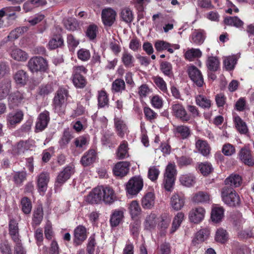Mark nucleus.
<instances>
[{
	"mask_svg": "<svg viewBox=\"0 0 254 254\" xmlns=\"http://www.w3.org/2000/svg\"><path fill=\"white\" fill-rule=\"evenodd\" d=\"M117 200L114 190L109 187L98 186L94 188L87 196L86 200L88 202L94 204L104 202L110 204Z\"/></svg>",
	"mask_w": 254,
	"mask_h": 254,
	"instance_id": "obj_1",
	"label": "nucleus"
},
{
	"mask_svg": "<svg viewBox=\"0 0 254 254\" xmlns=\"http://www.w3.org/2000/svg\"><path fill=\"white\" fill-rule=\"evenodd\" d=\"M8 227L9 235L16 243L14 254H25V252L19 239L18 223L17 221L13 218H10Z\"/></svg>",
	"mask_w": 254,
	"mask_h": 254,
	"instance_id": "obj_2",
	"label": "nucleus"
},
{
	"mask_svg": "<svg viewBox=\"0 0 254 254\" xmlns=\"http://www.w3.org/2000/svg\"><path fill=\"white\" fill-rule=\"evenodd\" d=\"M221 198L223 201L230 206H238L241 199L239 194L230 187L225 186L221 189Z\"/></svg>",
	"mask_w": 254,
	"mask_h": 254,
	"instance_id": "obj_3",
	"label": "nucleus"
},
{
	"mask_svg": "<svg viewBox=\"0 0 254 254\" xmlns=\"http://www.w3.org/2000/svg\"><path fill=\"white\" fill-rule=\"evenodd\" d=\"M176 175L177 170L175 164L169 163L166 168L163 183L164 188L167 191L172 190Z\"/></svg>",
	"mask_w": 254,
	"mask_h": 254,
	"instance_id": "obj_4",
	"label": "nucleus"
},
{
	"mask_svg": "<svg viewBox=\"0 0 254 254\" xmlns=\"http://www.w3.org/2000/svg\"><path fill=\"white\" fill-rule=\"evenodd\" d=\"M170 109L172 115L177 119L184 123H188L190 121V116L182 103L174 102L172 103Z\"/></svg>",
	"mask_w": 254,
	"mask_h": 254,
	"instance_id": "obj_5",
	"label": "nucleus"
},
{
	"mask_svg": "<svg viewBox=\"0 0 254 254\" xmlns=\"http://www.w3.org/2000/svg\"><path fill=\"white\" fill-rule=\"evenodd\" d=\"M87 70V69L83 65L73 67L72 76V82L76 88H83L86 86L87 81L82 73L86 74Z\"/></svg>",
	"mask_w": 254,
	"mask_h": 254,
	"instance_id": "obj_6",
	"label": "nucleus"
},
{
	"mask_svg": "<svg viewBox=\"0 0 254 254\" xmlns=\"http://www.w3.org/2000/svg\"><path fill=\"white\" fill-rule=\"evenodd\" d=\"M28 67L32 72H46L48 69V62L42 57H34L29 60Z\"/></svg>",
	"mask_w": 254,
	"mask_h": 254,
	"instance_id": "obj_7",
	"label": "nucleus"
},
{
	"mask_svg": "<svg viewBox=\"0 0 254 254\" xmlns=\"http://www.w3.org/2000/svg\"><path fill=\"white\" fill-rule=\"evenodd\" d=\"M68 96V91L63 88H59L55 94L53 99V105L55 112L58 114L63 113L64 103Z\"/></svg>",
	"mask_w": 254,
	"mask_h": 254,
	"instance_id": "obj_8",
	"label": "nucleus"
},
{
	"mask_svg": "<svg viewBox=\"0 0 254 254\" xmlns=\"http://www.w3.org/2000/svg\"><path fill=\"white\" fill-rule=\"evenodd\" d=\"M143 180L140 176H134L128 181L126 185L127 192L131 195H136L142 190Z\"/></svg>",
	"mask_w": 254,
	"mask_h": 254,
	"instance_id": "obj_9",
	"label": "nucleus"
},
{
	"mask_svg": "<svg viewBox=\"0 0 254 254\" xmlns=\"http://www.w3.org/2000/svg\"><path fill=\"white\" fill-rule=\"evenodd\" d=\"M74 172V167L72 165L64 167L59 173L55 181V186L60 187L63 185L70 178Z\"/></svg>",
	"mask_w": 254,
	"mask_h": 254,
	"instance_id": "obj_10",
	"label": "nucleus"
},
{
	"mask_svg": "<svg viewBox=\"0 0 254 254\" xmlns=\"http://www.w3.org/2000/svg\"><path fill=\"white\" fill-rule=\"evenodd\" d=\"M116 15V11L111 7L103 9L101 12V18L103 24L105 26H111L115 21Z\"/></svg>",
	"mask_w": 254,
	"mask_h": 254,
	"instance_id": "obj_11",
	"label": "nucleus"
},
{
	"mask_svg": "<svg viewBox=\"0 0 254 254\" xmlns=\"http://www.w3.org/2000/svg\"><path fill=\"white\" fill-rule=\"evenodd\" d=\"M189 77L198 87H201L204 84V80L201 71L195 66H190L188 68Z\"/></svg>",
	"mask_w": 254,
	"mask_h": 254,
	"instance_id": "obj_12",
	"label": "nucleus"
},
{
	"mask_svg": "<svg viewBox=\"0 0 254 254\" xmlns=\"http://www.w3.org/2000/svg\"><path fill=\"white\" fill-rule=\"evenodd\" d=\"M73 244L75 246L80 245L87 238V230L82 225H79L74 230Z\"/></svg>",
	"mask_w": 254,
	"mask_h": 254,
	"instance_id": "obj_13",
	"label": "nucleus"
},
{
	"mask_svg": "<svg viewBox=\"0 0 254 254\" xmlns=\"http://www.w3.org/2000/svg\"><path fill=\"white\" fill-rule=\"evenodd\" d=\"M50 113L45 110L38 116L35 126V129L37 132L41 131L45 129L50 121Z\"/></svg>",
	"mask_w": 254,
	"mask_h": 254,
	"instance_id": "obj_14",
	"label": "nucleus"
},
{
	"mask_svg": "<svg viewBox=\"0 0 254 254\" xmlns=\"http://www.w3.org/2000/svg\"><path fill=\"white\" fill-rule=\"evenodd\" d=\"M205 214V210L204 208L196 207L190 211L189 218L190 222L197 224L203 220Z\"/></svg>",
	"mask_w": 254,
	"mask_h": 254,
	"instance_id": "obj_15",
	"label": "nucleus"
},
{
	"mask_svg": "<svg viewBox=\"0 0 254 254\" xmlns=\"http://www.w3.org/2000/svg\"><path fill=\"white\" fill-rule=\"evenodd\" d=\"M49 180L50 175L48 172H42L37 176V184L40 192L44 193L46 191Z\"/></svg>",
	"mask_w": 254,
	"mask_h": 254,
	"instance_id": "obj_16",
	"label": "nucleus"
},
{
	"mask_svg": "<svg viewBox=\"0 0 254 254\" xmlns=\"http://www.w3.org/2000/svg\"><path fill=\"white\" fill-rule=\"evenodd\" d=\"M154 47L155 49L158 52H161L163 50H166L171 54L174 53L173 49L178 50L180 48L179 45H172L166 41L162 40H158L156 41L154 44Z\"/></svg>",
	"mask_w": 254,
	"mask_h": 254,
	"instance_id": "obj_17",
	"label": "nucleus"
},
{
	"mask_svg": "<svg viewBox=\"0 0 254 254\" xmlns=\"http://www.w3.org/2000/svg\"><path fill=\"white\" fill-rule=\"evenodd\" d=\"M129 163L127 161L119 162L113 168L114 174L118 177H123L128 172Z\"/></svg>",
	"mask_w": 254,
	"mask_h": 254,
	"instance_id": "obj_18",
	"label": "nucleus"
},
{
	"mask_svg": "<svg viewBox=\"0 0 254 254\" xmlns=\"http://www.w3.org/2000/svg\"><path fill=\"white\" fill-rule=\"evenodd\" d=\"M97 158V154L94 149H90L85 152L81 158L80 162L83 166H88L94 163Z\"/></svg>",
	"mask_w": 254,
	"mask_h": 254,
	"instance_id": "obj_19",
	"label": "nucleus"
},
{
	"mask_svg": "<svg viewBox=\"0 0 254 254\" xmlns=\"http://www.w3.org/2000/svg\"><path fill=\"white\" fill-rule=\"evenodd\" d=\"M239 156L241 161L245 165L252 166L254 165V161L250 150L242 148L239 153Z\"/></svg>",
	"mask_w": 254,
	"mask_h": 254,
	"instance_id": "obj_20",
	"label": "nucleus"
},
{
	"mask_svg": "<svg viewBox=\"0 0 254 254\" xmlns=\"http://www.w3.org/2000/svg\"><path fill=\"white\" fill-rule=\"evenodd\" d=\"M124 211L121 209L114 210L111 215L110 223L111 226L115 227L118 226L123 221Z\"/></svg>",
	"mask_w": 254,
	"mask_h": 254,
	"instance_id": "obj_21",
	"label": "nucleus"
},
{
	"mask_svg": "<svg viewBox=\"0 0 254 254\" xmlns=\"http://www.w3.org/2000/svg\"><path fill=\"white\" fill-rule=\"evenodd\" d=\"M114 124L117 134L121 138H123L125 133L127 131L126 124L122 119L115 118Z\"/></svg>",
	"mask_w": 254,
	"mask_h": 254,
	"instance_id": "obj_22",
	"label": "nucleus"
},
{
	"mask_svg": "<svg viewBox=\"0 0 254 254\" xmlns=\"http://www.w3.org/2000/svg\"><path fill=\"white\" fill-rule=\"evenodd\" d=\"M155 195L152 192H148L141 199V205L144 209H151L155 203Z\"/></svg>",
	"mask_w": 254,
	"mask_h": 254,
	"instance_id": "obj_23",
	"label": "nucleus"
},
{
	"mask_svg": "<svg viewBox=\"0 0 254 254\" xmlns=\"http://www.w3.org/2000/svg\"><path fill=\"white\" fill-rule=\"evenodd\" d=\"M205 39V33L201 30H194L190 37V42L197 45H201Z\"/></svg>",
	"mask_w": 254,
	"mask_h": 254,
	"instance_id": "obj_24",
	"label": "nucleus"
},
{
	"mask_svg": "<svg viewBox=\"0 0 254 254\" xmlns=\"http://www.w3.org/2000/svg\"><path fill=\"white\" fill-rule=\"evenodd\" d=\"M195 148L204 156H207L210 153V146L206 141L198 139L195 141Z\"/></svg>",
	"mask_w": 254,
	"mask_h": 254,
	"instance_id": "obj_25",
	"label": "nucleus"
},
{
	"mask_svg": "<svg viewBox=\"0 0 254 254\" xmlns=\"http://www.w3.org/2000/svg\"><path fill=\"white\" fill-rule=\"evenodd\" d=\"M158 218L154 213H150L147 215L144 222L145 229L152 231L155 229L157 225Z\"/></svg>",
	"mask_w": 254,
	"mask_h": 254,
	"instance_id": "obj_26",
	"label": "nucleus"
},
{
	"mask_svg": "<svg viewBox=\"0 0 254 254\" xmlns=\"http://www.w3.org/2000/svg\"><path fill=\"white\" fill-rule=\"evenodd\" d=\"M128 143L126 140L121 142L119 146L116 154L119 159H123L129 156Z\"/></svg>",
	"mask_w": 254,
	"mask_h": 254,
	"instance_id": "obj_27",
	"label": "nucleus"
},
{
	"mask_svg": "<svg viewBox=\"0 0 254 254\" xmlns=\"http://www.w3.org/2000/svg\"><path fill=\"white\" fill-rule=\"evenodd\" d=\"M23 114L21 111L11 112L6 116V121L8 125L13 126L19 123L23 119Z\"/></svg>",
	"mask_w": 254,
	"mask_h": 254,
	"instance_id": "obj_28",
	"label": "nucleus"
},
{
	"mask_svg": "<svg viewBox=\"0 0 254 254\" xmlns=\"http://www.w3.org/2000/svg\"><path fill=\"white\" fill-rule=\"evenodd\" d=\"M174 132L176 135L183 139L189 138L191 134L190 128L186 125L176 126L174 129Z\"/></svg>",
	"mask_w": 254,
	"mask_h": 254,
	"instance_id": "obj_29",
	"label": "nucleus"
},
{
	"mask_svg": "<svg viewBox=\"0 0 254 254\" xmlns=\"http://www.w3.org/2000/svg\"><path fill=\"white\" fill-rule=\"evenodd\" d=\"M24 99L23 95L19 92L10 94L8 97V104L10 108H14L18 106Z\"/></svg>",
	"mask_w": 254,
	"mask_h": 254,
	"instance_id": "obj_30",
	"label": "nucleus"
},
{
	"mask_svg": "<svg viewBox=\"0 0 254 254\" xmlns=\"http://www.w3.org/2000/svg\"><path fill=\"white\" fill-rule=\"evenodd\" d=\"M185 197L176 194L173 195L171 198V205L172 208L176 210H180L184 205Z\"/></svg>",
	"mask_w": 254,
	"mask_h": 254,
	"instance_id": "obj_31",
	"label": "nucleus"
},
{
	"mask_svg": "<svg viewBox=\"0 0 254 254\" xmlns=\"http://www.w3.org/2000/svg\"><path fill=\"white\" fill-rule=\"evenodd\" d=\"M179 180L181 185L187 187H192L195 183V178L190 173L182 175Z\"/></svg>",
	"mask_w": 254,
	"mask_h": 254,
	"instance_id": "obj_32",
	"label": "nucleus"
},
{
	"mask_svg": "<svg viewBox=\"0 0 254 254\" xmlns=\"http://www.w3.org/2000/svg\"><path fill=\"white\" fill-rule=\"evenodd\" d=\"M98 107L103 108L109 107V99L107 93L105 90H100L98 92Z\"/></svg>",
	"mask_w": 254,
	"mask_h": 254,
	"instance_id": "obj_33",
	"label": "nucleus"
},
{
	"mask_svg": "<svg viewBox=\"0 0 254 254\" xmlns=\"http://www.w3.org/2000/svg\"><path fill=\"white\" fill-rule=\"evenodd\" d=\"M206 65L210 71H216L220 68V62L216 57H209L206 61Z\"/></svg>",
	"mask_w": 254,
	"mask_h": 254,
	"instance_id": "obj_34",
	"label": "nucleus"
},
{
	"mask_svg": "<svg viewBox=\"0 0 254 254\" xmlns=\"http://www.w3.org/2000/svg\"><path fill=\"white\" fill-rule=\"evenodd\" d=\"M228 239L229 234L226 230L221 228L217 230L215 236V240L217 242L223 244L226 243Z\"/></svg>",
	"mask_w": 254,
	"mask_h": 254,
	"instance_id": "obj_35",
	"label": "nucleus"
},
{
	"mask_svg": "<svg viewBox=\"0 0 254 254\" xmlns=\"http://www.w3.org/2000/svg\"><path fill=\"white\" fill-rule=\"evenodd\" d=\"M13 77L16 84L20 86L25 85L28 80V76L27 73L23 70H18L14 74Z\"/></svg>",
	"mask_w": 254,
	"mask_h": 254,
	"instance_id": "obj_36",
	"label": "nucleus"
},
{
	"mask_svg": "<svg viewBox=\"0 0 254 254\" xmlns=\"http://www.w3.org/2000/svg\"><path fill=\"white\" fill-rule=\"evenodd\" d=\"M195 102L197 105L204 109H208L211 106V100L203 95L196 96Z\"/></svg>",
	"mask_w": 254,
	"mask_h": 254,
	"instance_id": "obj_37",
	"label": "nucleus"
},
{
	"mask_svg": "<svg viewBox=\"0 0 254 254\" xmlns=\"http://www.w3.org/2000/svg\"><path fill=\"white\" fill-rule=\"evenodd\" d=\"M242 178L237 174H232L225 180L226 185H230V187L235 188L239 187L242 183Z\"/></svg>",
	"mask_w": 254,
	"mask_h": 254,
	"instance_id": "obj_38",
	"label": "nucleus"
},
{
	"mask_svg": "<svg viewBox=\"0 0 254 254\" xmlns=\"http://www.w3.org/2000/svg\"><path fill=\"white\" fill-rule=\"evenodd\" d=\"M11 57L15 60L21 62L26 61L28 58L27 54L18 48H14L11 52Z\"/></svg>",
	"mask_w": 254,
	"mask_h": 254,
	"instance_id": "obj_39",
	"label": "nucleus"
},
{
	"mask_svg": "<svg viewBox=\"0 0 254 254\" xmlns=\"http://www.w3.org/2000/svg\"><path fill=\"white\" fill-rule=\"evenodd\" d=\"M225 24L234 26L237 28L241 27L244 25V22L237 16H228L224 20Z\"/></svg>",
	"mask_w": 254,
	"mask_h": 254,
	"instance_id": "obj_40",
	"label": "nucleus"
},
{
	"mask_svg": "<svg viewBox=\"0 0 254 254\" xmlns=\"http://www.w3.org/2000/svg\"><path fill=\"white\" fill-rule=\"evenodd\" d=\"M120 16L122 20L127 23H130L134 18L132 11L128 7L123 8Z\"/></svg>",
	"mask_w": 254,
	"mask_h": 254,
	"instance_id": "obj_41",
	"label": "nucleus"
},
{
	"mask_svg": "<svg viewBox=\"0 0 254 254\" xmlns=\"http://www.w3.org/2000/svg\"><path fill=\"white\" fill-rule=\"evenodd\" d=\"M209 235V231L206 229H203L198 231L196 235L195 238L192 240V243L195 245L200 242H204L206 240Z\"/></svg>",
	"mask_w": 254,
	"mask_h": 254,
	"instance_id": "obj_42",
	"label": "nucleus"
},
{
	"mask_svg": "<svg viewBox=\"0 0 254 254\" xmlns=\"http://www.w3.org/2000/svg\"><path fill=\"white\" fill-rule=\"evenodd\" d=\"M171 218L167 214L162 215L158 218L157 227L160 230H165L166 229L170 223Z\"/></svg>",
	"mask_w": 254,
	"mask_h": 254,
	"instance_id": "obj_43",
	"label": "nucleus"
},
{
	"mask_svg": "<svg viewBox=\"0 0 254 254\" xmlns=\"http://www.w3.org/2000/svg\"><path fill=\"white\" fill-rule=\"evenodd\" d=\"M122 62L126 67H131L134 66L135 59L133 56L128 52H125L122 56Z\"/></svg>",
	"mask_w": 254,
	"mask_h": 254,
	"instance_id": "obj_44",
	"label": "nucleus"
},
{
	"mask_svg": "<svg viewBox=\"0 0 254 254\" xmlns=\"http://www.w3.org/2000/svg\"><path fill=\"white\" fill-rule=\"evenodd\" d=\"M234 122L236 128L242 134H245L248 132V127L246 124L238 116L234 117Z\"/></svg>",
	"mask_w": 254,
	"mask_h": 254,
	"instance_id": "obj_45",
	"label": "nucleus"
},
{
	"mask_svg": "<svg viewBox=\"0 0 254 254\" xmlns=\"http://www.w3.org/2000/svg\"><path fill=\"white\" fill-rule=\"evenodd\" d=\"M224 216V209L222 207H214L212 209L211 218L216 223L221 221Z\"/></svg>",
	"mask_w": 254,
	"mask_h": 254,
	"instance_id": "obj_46",
	"label": "nucleus"
},
{
	"mask_svg": "<svg viewBox=\"0 0 254 254\" xmlns=\"http://www.w3.org/2000/svg\"><path fill=\"white\" fill-rule=\"evenodd\" d=\"M64 44V39L60 35H56L49 42V48L51 50L56 49Z\"/></svg>",
	"mask_w": 254,
	"mask_h": 254,
	"instance_id": "obj_47",
	"label": "nucleus"
},
{
	"mask_svg": "<svg viewBox=\"0 0 254 254\" xmlns=\"http://www.w3.org/2000/svg\"><path fill=\"white\" fill-rule=\"evenodd\" d=\"M126 89V85L124 80L116 79L112 84V91L113 93L122 92Z\"/></svg>",
	"mask_w": 254,
	"mask_h": 254,
	"instance_id": "obj_48",
	"label": "nucleus"
},
{
	"mask_svg": "<svg viewBox=\"0 0 254 254\" xmlns=\"http://www.w3.org/2000/svg\"><path fill=\"white\" fill-rule=\"evenodd\" d=\"M6 11V16L8 19L15 20L17 17L16 12L21 11L20 6H8L4 7Z\"/></svg>",
	"mask_w": 254,
	"mask_h": 254,
	"instance_id": "obj_49",
	"label": "nucleus"
},
{
	"mask_svg": "<svg viewBox=\"0 0 254 254\" xmlns=\"http://www.w3.org/2000/svg\"><path fill=\"white\" fill-rule=\"evenodd\" d=\"M129 210L132 218H134L140 214L141 209L138 202L136 200L131 202L129 204Z\"/></svg>",
	"mask_w": 254,
	"mask_h": 254,
	"instance_id": "obj_50",
	"label": "nucleus"
},
{
	"mask_svg": "<svg viewBox=\"0 0 254 254\" xmlns=\"http://www.w3.org/2000/svg\"><path fill=\"white\" fill-rule=\"evenodd\" d=\"M184 218V214L182 212H178L175 216L171 229V233H174L180 226Z\"/></svg>",
	"mask_w": 254,
	"mask_h": 254,
	"instance_id": "obj_51",
	"label": "nucleus"
},
{
	"mask_svg": "<svg viewBox=\"0 0 254 254\" xmlns=\"http://www.w3.org/2000/svg\"><path fill=\"white\" fill-rule=\"evenodd\" d=\"M98 27L95 24L89 25L86 29L85 34L87 37L90 40H94L98 33Z\"/></svg>",
	"mask_w": 254,
	"mask_h": 254,
	"instance_id": "obj_52",
	"label": "nucleus"
},
{
	"mask_svg": "<svg viewBox=\"0 0 254 254\" xmlns=\"http://www.w3.org/2000/svg\"><path fill=\"white\" fill-rule=\"evenodd\" d=\"M193 201L196 203H205L210 200L209 195L205 192L199 191L193 197Z\"/></svg>",
	"mask_w": 254,
	"mask_h": 254,
	"instance_id": "obj_53",
	"label": "nucleus"
},
{
	"mask_svg": "<svg viewBox=\"0 0 254 254\" xmlns=\"http://www.w3.org/2000/svg\"><path fill=\"white\" fill-rule=\"evenodd\" d=\"M63 22L65 28L69 31H74L78 27L77 21L74 18L69 17L64 19Z\"/></svg>",
	"mask_w": 254,
	"mask_h": 254,
	"instance_id": "obj_54",
	"label": "nucleus"
},
{
	"mask_svg": "<svg viewBox=\"0 0 254 254\" xmlns=\"http://www.w3.org/2000/svg\"><path fill=\"white\" fill-rule=\"evenodd\" d=\"M160 70L163 74L169 77L173 75L172 64L168 62H162L160 64Z\"/></svg>",
	"mask_w": 254,
	"mask_h": 254,
	"instance_id": "obj_55",
	"label": "nucleus"
},
{
	"mask_svg": "<svg viewBox=\"0 0 254 254\" xmlns=\"http://www.w3.org/2000/svg\"><path fill=\"white\" fill-rule=\"evenodd\" d=\"M28 29L27 26H22L15 28L11 31L8 36V38L11 40L17 39L22 34L26 32Z\"/></svg>",
	"mask_w": 254,
	"mask_h": 254,
	"instance_id": "obj_56",
	"label": "nucleus"
},
{
	"mask_svg": "<svg viewBox=\"0 0 254 254\" xmlns=\"http://www.w3.org/2000/svg\"><path fill=\"white\" fill-rule=\"evenodd\" d=\"M27 174L25 171H18L13 174V181L17 186H20L26 180Z\"/></svg>",
	"mask_w": 254,
	"mask_h": 254,
	"instance_id": "obj_57",
	"label": "nucleus"
},
{
	"mask_svg": "<svg viewBox=\"0 0 254 254\" xmlns=\"http://www.w3.org/2000/svg\"><path fill=\"white\" fill-rule=\"evenodd\" d=\"M72 137H73L69 130L65 129L63 132L62 137L59 141L61 148H65L69 143Z\"/></svg>",
	"mask_w": 254,
	"mask_h": 254,
	"instance_id": "obj_58",
	"label": "nucleus"
},
{
	"mask_svg": "<svg viewBox=\"0 0 254 254\" xmlns=\"http://www.w3.org/2000/svg\"><path fill=\"white\" fill-rule=\"evenodd\" d=\"M153 82L159 89L164 93H167V84L163 78L160 76H156L152 77Z\"/></svg>",
	"mask_w": 254,
	"mask_h": 254,
	"instance_id": "obj_59",
	"label": "nucleus"
},
{
	"mask_svg": "<svg viewBox=\"0 0 254 254\" xmlns=\"http://www.w3.org/2000/svg\"><path fill=\"white\" fill-rule=\"evenodd\" d=\"M237 63V60L235 56H229L226 57L223 61V64L227 70L233 69Z\"/></svg>",
	"mask_w": 254,
	"mask_h": 254,
	"instance_id": "obj_60",
	"label": "nucleus"
},
{
	"mask_svg": "<svg viewBox=\"0 0 254 254\" xmlns=\"http://www.w3.org/2000/svg\"><path fill=\"white\" fill-rule=\"evenodd\" d=\"M21 209L25 214H29L32 209V204L30 200L27 197H24L21 200Z\"/></svg>",
	"mask_w": 254,
	"mask_h": 254,
	"instance_id": "obj_61",
	"label": "nucleus"
},
{
	"mask_svg": "<svg viewBox=\"0 0 254 254\" xmlns=\"http://www.w3.org/2000/svg\"><path fill=\"white\" fill-rule=\"evenodd\" d=\"M43 217V209L41 207H38L34 212L33 217V223L36 225H39Z\"/></svg>",
	"mask_w": 254,
	"mask_h": 254,
	"instance_id": "obj_62",
	"label": "nucleus"
},
{
	"mask_svg": "<svg viewBox=\"0 0 254 254\" xmlns=\"http://www.w3.org/2000/svg\"><path fill=\"white\" fill-rule=\"evenodd\" d=\"M77 55L78 59L83 62L88 61L91 57L89 50L84 48L79 49L77 52Z\"/></svg>",
	"mask_w": 254,
	"mask_h": 254,
	"instance_id": "obj_63",
	"label": "nucleus"
},
{
	"mask_svg": "<svg viewBox=\"0 0 254 254\" xmlns=\"http://www.w3.org/2000/svg\"><path fill=\"white\" fill-rule=\"evenodd\" d=\"M198 169L203 175H207L213 170L211 164L208 162L201 163L198 165Z\"/></svg>",
	"mask_w": 254,
	"mask_h": 254,
	"instance_id": "obj_64",
	"label": "nucleus"
}]
</instances>
